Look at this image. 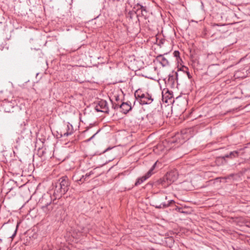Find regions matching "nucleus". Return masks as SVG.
<instances>
[{"instance_id": "nucleus-25", "label": "nucleus", "mask_w": 250, "mask_h": 250, "mask_svg": "<svg viewBox=\"0 0 250 250\" xmlns=\"http://www.w3.org/2000/svg\"><path fill=\"white\" fill-rule=\"evenodd\" d=\"M185 69H186V70L188 69V68L187 67H185Z\"/></svg>"}, {"instance_id": "nucleus-1", "label": "nucleus", "mask_w": 250, "mask_h": 250, "mask_svg": "<svg viewBox=\"0 0 250 250\" xmlns=\"http://www.w3.org/2000/svg\"><path fill=\"white\" fill-rule=\"evenodd\" d=\"M70 183L66 176L60 178L55 183L54 195L56 198H60L69 189Z\"/></svg>"}, {"instance_id": "nucleus-19", "label": "nucleus", "mask_w": 250, "mask_h": 250, "mask_svg": "<svg viewBox=\"0 0 250 250\" xmlns=\"http://www.w3.org/2000/svg\"><path fill=\"white\" fill-rule=\"evenodd\" d=\"M114 97L115 98V100L116 102V103H118V101H119V97L118 95H114Z\"/></svg>"}, {"instance_id": "nucleus-14", "label": "nucleus", "mask_w": 250, "mask_h": 250, "mask_svg": "<svg viewBox=\"0 0 250 250\" xmlns=\"http://www.w3.org/2000/svg\"><path fill=\"white\" fill-rule=\"evenodd\" d=\"M239 152L238 151H233L230 152L229 154L225 155L222 157L223 159H225L226 158H233L238 156Z\"/></svg>"}, {"instance_id": "nucleus-3", "label": "nucleus", "mask_w": 250, "mask_h": 250, "mask_svg": "<svg viewBox=\"0 0 250 250\" xmlns=\"http://www.w3.org/2000/svg\"><path fill=\"white\" fill-rule=\"evenodd\" d=\"M167 197L164 194L155 196L152 200V205L156 208H167L168 204H166V200Z\"/></svg>"}, {"instance_id": "nucleus-2", "label": "nucleus", "mask_w": 250, "mask_h": 250, "mask_svg": "<svg viewBox=\"0 0 250 250\" xmlns=\"http://www.w3.org/2000/svg\"><path fill=\"white\" fill-rule=\"evenodd\" d=\"M41 204H42L41 207L42 211L48 215L52 214L58 207V205L52 202L51 196L48 195L42 196Z\"/></svg>"}, {"instance_id": "nucleus-22", "label": "nucleus", "mask_w": 250, "mask_h": 250, "mask_svg": "<svg viewBox=\"0 0 250 250\" xmlns=\"http://www.w3.org/2000/svg\"><path fill=\"white\" fill-rule=\"evenodd\" d=\"M186 73H187V76H188V78L189 79H190L191 78V76L190 75V73L188 72V71H187Z\"/></svg>"}, {"instance_id": "nucleus-17", "label": "nucleus", "mask_w": 250, "mask_h": 250, "mask_svg": "<svg viewBox=\"0 0 250 250\" xmlns=\"http://www.w3.org/2000/svg\"><path fill=\"white\" fill-rule=\"evenodd\" d=\"M101 131V129H99L95 134H94L90 138L85 141L86 142H88L93 139L95 136Z\"/></svg>"}, {"instance_id": "nucleus-21", "label": "nucleus", "mask_w": 250, "mask_h": 250, "mask_svg": "<svg viewBox=\"0 0 250 250\" xmlns=\"http://www.w3.org/2000/svg\"><path fill=\"white\" fill-rule=\"evenodd\" d=\"M174 54L175 56L177 57V56H179V52L178 51H174Z\"/></svg>"}, {"instance_id": "nucleus-24", "label": "nucleus", "mask_w": 250, "mask_h": 250, "mask_svg": "<svg viewBox=\"0 0 250 250\" xmlns=\"http://www.w3.org/2000/svg\"><path fill=\"white\" fill-rule=\"evenodd\" d=\"M87 173H88V174H89L90 176H91V175L94 174V172H93V171H90L89 172H88Z\"/></svg>"}, {"instance_id": "nucleus-4", "label": "nucleus", "mask_w": 250, "mask_h": 250, "mask_svg": "<svg viewBox=\"0 0 250 250\" xmlns=\"http://www.w3.org/2000/svg\"><path fill=\"white\" fill-rule=\"evenodd\" d=\"M157 165V162H155L152 167H151V168L149 170V171L145 175L138 178L137 179V181H136L135 183V186H137L138 185H141L142 183H143L144 181H145L146 180H147L148 178H149L152 174L154 173V172L153 171L154 168H155V167Z\"/></svg>"}, {"instance_id": "nucleus-5", "label": "nucleus", "mask_w": 250, "mask_h": 250, "mask_svg": "<svg viewBox=\"0 0 250 250\" xmlns=\"http://www.w3.org/2000/svg\"><path fill=\"white\" fill-rule=\"evenodd\" d=\"M95 109L98 112H102L108 113L109 109L107 106V102L104 100H100L96 105Z\"/></svg>"}, {"instance_id": "nucleus-10", "label": "nucleus", "mask_w": 250, "mask_h": 250, "mask_svg": "<svg viewBox=\"0 0 250 250\" xmlns=\"http://www.w3.org/2000/svg\"><path fill=\"white\" fill-rule=\"evenodd\" d=\"M66 131H64L63 133L61 132V136L67 137L71 135L73 133V127L71 124L67 123L66 127L65 128Z\"/></svg>"}, {"instance_id": "nucleus-12", "label": "nucleus", "mask_w": 250, "mask_h": 250, "mask_svg": "<svg viewBox=\"0 0 250 250\" xmlns=\"http://www.w3.org/2000/svg\"><path fill=\"white\" fill-rule=\"evenodd\" d=\"M157 182L158 185H161L164 188L171 185V184L169 183V182L166 180L165 176L163 178L159 179Z\"/></svg>"}, {"instance_id": "nucleus-7", "label": "nucleus", "mask_w": 250, "mask_h": 250, "mask_svg": "<svg viewBox=\"0 0 250 250\" xmlns=\"http://www.w3.org/2000/svg\"><path fill=\"white\" fill-rule=\"evenodd\" d=\"M165 176H166V180L169 182V183L171 184L177 179L178 174L176 170H172L167 172Z\"/></svg>"}, {"instance_id": "nucleus-13", "label": "nucleus", "mask_w": 250, "mask_h": 250, "mask_svg": "<svg viewBox=\"0 0 250 250\" xmlns=\"http://www.w3.org/2000/svg\"><path fill=\"white\" fill-rule=\"evenodd\" d=\"M135 6L138 7L137 10H141L142 12V15L143 16L146 17L147 16V14L148 12L147 8L146 6H144L142 5L137 3Z\"/></svg>"}, {"instance_id": "nucleus-8", "label": "nucleus", "mask_w": 250, "mask_h": 250, "mask_svg": "<svg viewBox=\"0 0 250 250\" xmlns=\"http://www.w3.org/2000/svg\"><path fill=\"white\" fill-rule=\"evenodd\" d=\"M120 108L121 109V112L125 114H127L132 109L130 102L122 103L120 105Z\"/></svg>"}, {"instance_id": "nucleus-16", "label": "nucleus", "mask_w": 250, "mask_h": 250, "mask_svg": "<svg viewBox=\"0 0 250 250\" xmlns=\"http://www.w3.org/2000/svg\"><path fill=\"white\" fill-rule=\"evenodd\" d=\"M111 103H112V108L114 109H118V108H120V104H119V103H116V102H114L112 99H110Z\"/></svg>"}, {"instance_id": "nucleus-11", "label": "nucleus", "mask_w": 250, "mask_h": 250, "mask_svg": "<svg viewBox=\"0 0 250 250\" xmlns=\"http://www.w3.org/2000/svg\"><path fill=\"white\" fill-rule=\"evenodd\" d=\"M156 60L160 62L163 66H166L168 64V61L162 55H159L157 56Z\"/></svg>"}, {"instance_id": "nucleus-23", "label": "nucleus", "mask_w": 250, "mask_h": 250, "mask_svg": "<svg viewBox=\"0 0 250 250\" xmlns=\"http://www.w3.org/2000/svg\"><path fill=\"white\" fill-rule=\"evenodd\" d=\"M0 99L1 100H3V101H6V99L5 98H3L1 96V93H0Z\"/></svg>"}, {"instance_id": "nucleus-26", "label": "nucleus", "mask_w": 250, "mask_h": 250, "mask_svg": "<svg viewBox=\"0 0 250 250\" xmlns=\"http://www.w3.org/2000/svg\"><path fill=\"white\" fill-rule=\"evenodd\" d=\"M117 1H119L120 0H117Z\"/></svg>"}, {"instance_id": "nucleus-20", "label": "nucleus", "mask_w": 250, "mask_h": 250, "mask_svg": "<svg viewBox=\"0 0 250 250\" xmlns=\"http://www.w3.org/2000/svg\"><path fill=\"white\" fill-rule=\"evenodd\" d=\"M18 226L17 225V229H16V230H15L14 231V234L12 235V236H11V238H13L14 237H15V236L16 235V233H17V228H18Z\"/></svg>"}, {"instance_id": "nucleus-15", "label": "nucleus", "mask_w": 250, "mask_h": 250, "mask_svg": "<svg viewBox=\"0 0 250 250\" xmlns=\"http://www.w3.org/2000/svg\"><path fill=\"white\" fill-rule=\"evenodd\" d=\"M145 93H143L140 89L137 90L134 93L135 98L139 101L141 99V96H143Z\"/></svg>"}, {"instance_id": "nucleus-18", "label": "nucleus", "mask_w": 250, "mask_h": 250, "mask_svg": "<svg viewBox=\"0 0 250 250\" xmlns=\"http://www.w3.org/2000/svg\"><path fill=\"white\" fill-rule=\"evenodd\" d=\"M173 203H174V200H169L167 202H166V204H168V205L167 206V207H168L169 206H170L171 205V204Z\"/></svg>"}, {"instance_id": "nucleus-9", "label": "nucleus", "mask_w": 250, "mask_h": 250, "mask_svg": "<svg viewBox=\"0 0 250 250\" xmlns=\"http://www.w3.org/2000/svg\"><path fill=\"white\" fill-rule=\"evenodd\" d=\"M90 176L87 173L85 175L79 176V172H77L73 177V179L76 182H81L83 183L87 178H89Z\"/></svg>"}, {"instance_id": "nucleus-6", "label": "nucleus", "mask_w": 250, "mask_h": 250, "mask_svg": "<svg viewBox=\"0 0 250 250\" xmlns=\"http://www.w3.org/2000/svg\"><path fill=\"white\" fill-rule=\"evenodd\" d=\"M154 99L152 96L146 92L143 96H141V99L139 101V103L141 104H150L153 101Z\"/></svg>"}]
</instances>
